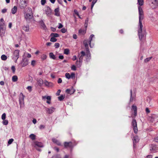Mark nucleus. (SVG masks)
I'll return each mask as SVG.
<instances>
[{"mask_svg": "<svg viewBox=\"0 0 158 158\" xmlns=\"http://www.w3.org/2000/svg\"><path fill=\"white\" fill-rule=\"evenodd\" d=\"M37 82L38 84L40 86H42L44 83L43 80L41 79H38L37 80Z\"/></svg>", "mask_w": 158, "mask_h": 158, "instance_id": "obj_22", "label": "nucleus"}, {"mask_svg": "<svg viewBox=\"0 0 158 158\" xmlns=\"http://www.w3.org/2000/svg\"><path fill=\"white\" fill-rule=\"evenodd\" d=\"M132 125L133 126L134 132L136 134L138 132V128L137 127V123L136 120L133 119L132 122Z\"/></svg>", "mask_w": 158, "mask_h": 158, "instance_id": "obj_10", "label": "nucleus"}, {"mask_svg": "<svg viewBox=\"0 0 158 158\" xmlns=\"http://www.w3.org/2000/svg\"><path fill=\"white\" fill-rule=\"evenodd\" d=\"M154 140L156 142H158V137H156L155 138H154Z\"/></svg>", "mask_w": 158, "mask_h": 158, "instance_id": "obj_64", "label": "nucleus"}, {"mask_svg": "<svg viewBox=\"0 0 158 158\" xmlns=\"http://www.w3.org/2000/svg\"><path fill=\"white\" fill-rule=\"evenodd\" d=\"M35 64V60H32L31 62V65L33 66H34Z\"/></svg>", "mask_w": 158, "mask_h": 158, "instance_id": "obj_54", "label": "nucleus"}, {"mask_svg": "<svg viewBox=\"0 0 158 158\" xmlns=\"http://www.w3.org/2000/svg\"><path fill=\"white\" fill-rule=\"evenodd\" d=\"M89 21V20L88 18H87L85 21V30H82V29H80V34H82V35L85 34L86 32V30L87 29V27L88 26V23Z\"/></svg>", "mask_w": 158, "mask_h": 158, "instance_id": "obj_9", "label": "nucleus"}, {"mask_svg": "<svg viewBox=\"0 0 158 158\" xmlns=\"http://www.w3.org/2000/svg\"><path fill=\"white\" fill-rule=\"evenodd\" d=\"M17 11V7L15 6L12 9L11 12L12 14H15Z\"/></svg>", "mask_w": 158, "mask_h": 158, "instance_id": "obj_27", "label": "nucleus"}, {"mask_svg": "<svg viewBox=\"0 0 158 158\" xmlns=\"http://www.w3.org/2000/svg\"><path fill=\"white\" fill-rule=\"evenodd\" d=\"M6 117V114L5 113H3L2 116V120H5Z\"/></svg>", "mask_w": 158, "mask_h": 158, "instance_id": "obj_47", "label": "nucleus"}, {"mask_svg": "<svg viewBox=\"0 0 158 158\" xmlns=\"http://www.w3.org/2000/svg\"><path fill=\"white\" fill-rule=\"evenodd\" d=\"M44 11L48 16H49L51 15L52 13V10L51 8L49 6H46Z\"/></svg>", "mask_w": 158, "mask_h": 158, "instance_id": "obj_11", "label": "nucleus"}, {"mask_svg": "<svg viewBox=\"0 0 158 158\" xmlns=\"http://www.w3.org/2000/svg\"><path fill=\"white\" fill-rule=\"evenodd\" d=\"M2 123L4 125H7L8 124V121L6 120H3L2 121Z\"/></svg>", "mask_w": 158, "mask_h": 158, "instance_id": "obj_42", "label": "nucleus"}, {"mask_svg": "<svg viewBox=\"0 0 158 158\" xmlns=\"http://www.w3.org/2000/svg\"><path fill=\"white\" fill-rule=\"evenodd\" d=\"M7 11V9H3L2 10V12L3 13H5Z\"/></svg>", "mask_w": 158, "mask_h": 158, "instance_id": "obj_59", "label": "nucleus"}, {"mask_svg": "<svg viewBox=\"0 0 158 158\" xmlns=\"http://www.w3.org/2000/svg\"><path fill=\"white\" fill-rule=\"evenodd\" d=\"M73 146V143L71 142H65L64 143V146L65 148H71Z\"/></svg>", "mask_w": 158, "mask_h": 158, "instance_id": "obj_19", "label": "nucleus"}, {"mask_svg": "<svg viewBox=\"0 0 158 158\" xmlns=\"http://www.w3.org/2000/svg\"><path fill=\"white\" fill-rule=\"evenodd\" d=\"M65 77L68 79L70 78V76L69 73H66L65 74Z\"/></svg>", "mask_w": 158, "mask_h": 158, "instance_id": "obj_39", "label": "nucleus"}, {"mask_svg": "<svg viewBox=\"0 0 158 158\" xmlns=\"http://www.w3.org/2000/svg\"><path fill=\"white\" fill-rule=\"evenodd\" d=\"M29 60L24 56H23L22 59L20 62V64L22 67H24L27 65L28 64Z\"/></svg>", "mask_w": 158, "mask_h": 158, "instance_id": "obj_5", "label": "nucleus"}, {"mask_svg": "<svg viewBox=\"0 0 158 158\" xmlns=\"http://www.w3.org/2000/svg\"><path fill=\"white\" fill-rule=\"evenodd\" d=\"M6 28H0V36L2 38L4 36Z\"/></svg>", "mask_w": 158, "mask_h": 158, "instance_id": "obj_18", "label": "nucleus"}, {"mask_svg": "<svg viewBox=\"0 0 158 158\" xmlns=\"http://www.w3.org/2000/svg\"><path fill=\"white\" fill-rule=\"evenodd\" d=\"M55 108L52 107L50 108H45V110L49 114L52 113L55 111Z\"/></svg>", "mask_w": 158, "mask_h": 158, "instance_id": "obj_15", "label": "nucleus"}, {"mask_svg": "<svg viewBox=\"0 0 158 158\" xmlns=\"http://www.w3.org/2000/svg\"><path fill=\"white\" fill-rule=\"evenodd\" d=\"M32 86H28V87H27V89H28V91L29 92H31L32 91Z\"/></svg>", "mask_w": 158, "mask_h": 158, "instance_id": "obj_49", "label": "nucleus"}, {"mask_svg": "<svg viewBox=\"0 0 158 158\" xmlns=\"http://www.w3.org/2000/svg\"><path fill=\"white\" fill-rule=\"evenodd\" d=\"M65 98V95H61L60 96L58 97L59 101H61L63 100Z\"/></svg>", "mask_w": 158, "mask_h": 158, "instance_id": "obj_36", "label": "nucleus"}, {"mask_svg": "<svg viewBox=\"0 0 158 158\" xmlns=\"http://www.w3.org/2000/svg\"><path fill=\"white\" fill-rule=\"evenodd\" d=\"M62 82V80L61 78H59L58 79L57 82L58 83H60Z\"/></svg>", "mask_w": 158, "mask_h": 158, "instance_id": "obj_60", "label": "nucleus"}, {"mask_svg": "<svg viewBox=\"0 0 158 158\" xmlns=\"http://www.w3.org/2000/svg\"><path fill=\"white\" fill-rule=\"evenodd\" d=\"M138 4L139 6H138L139 15V23L138 25V35L139 38L140 40H145L146 36L145 30L143 28V26L142 23V20L143 19L144 15L143 10L140 6L143 4V0H137Z\"/></svg>", "mask_w": 158, "mask_h": 158, "instance_id": "obj_1", "label": "nucleus"}, {"mask_svg": "<svg viewBox=\"0 0 158 158\" xmlns=\"http://www.w3.org/2000/svg\"><path fill=\"white\" fill-rule=\"evenodd\" d=\"M51 36L53 37H57L59 36V35L57 33H52L50 35Z\"/></svg>", "mask_w": 158, "mask_h": 158, "instance_id": "obj_32", "label": "nucleus"}, {"mask_svg": "<svg viewBox=\"0 0 158 158\" xmlns=\"http://www.w3.org/2000/svg\"><path fill=\"white\" fill-rule=\"evenodd\" d=\"M50 41L52 42H55L57 41V39L54 37H52L50 40Z\"/></svg>", "mask_w": 158, "mask_h": 158, "instance_id": "obj_40", "label": "nucleus"}, {"mask_svg": "<svg viewBox=\"0 0 158 158\" xmlns=\"http://www.w3.org/2000/svg\"><path fill=\"white\" fill-rule=\"evenodd\" d=\"M66 92L69 94H71L74 92V90L72 89H67L66 90Z\"/></svg>", "mask_w": 158, "mask_h": 158, "instance_id": "obj_26", "label": "nucleus"}, {"mask_svg": "<svg viewBox=\"0 0 158 158\" xmlns=\"http://www.w3.org/2000/svg\"><path fill=\"white\" fill-rule=\"evenodd\" d=\"M152 57H148L145 59L144 61L145 62L147 63L152 58Z\"/></svg>", "mask_w": 158, "mask_h": 158, "instance_id": "obj_46", "label": "nucleus"}, {"mask_svg": "<svg viewBox=\"0 0 158 158\" xmlns=\"http://www.w3.org/2000/svg\"><path fill=\"white\" fill-rule=\"evenodd\" d=\"M60 46V44L58 43H56L55 45V47L56 48H58Z\"/></svg>", "mask_w": 158, "mask_h": 158, "instance_id": "obj_53", "label": "nucleus"}, {"mask_svg": "<svg viewBox=\"0 0 158 158\" xmlns=\"http://www.w3.org/2000/svg\"><path fill=\"white\" fill-rule=\"evenodd\" d=\"M132 109L134 111V113L135 116H136L137 115V107L136 106L133 105L132 106Z\"/></svg>", "mask_w": 158, "mask_h": 158, "instance_id": "obj_30", "label": "nucleus"}, {"mask_svg": "<svg viewBox=\"0 0 158 158\" xmlns=\"http://www.w3.org/2000/svg\"><path fill=\"white\" fill-rule=\"evenodd\" d=\"M94 35L93 34L91 35L89 39V40H85L83 41V44L85 47L84 51H82L81 52V56H80V60L83 58V56H86V59L87 61L89 60L90 59L91 54L89 48L88 44L89 45V46L91 48H93L94 46V44H91V42L93 38L94 37Z\"/></svg>", "mask_w": 158, "mask_h": 158, "instance_id": "obj_2", "label": "nucleus"}, {"mask_svg": "<svg viewBox=\"0 0 158 158\" xmlns=\"http://www.w3.org/2000/svg\"><path fill=\"white\" fill-rule=\"evenodd\" d=\"M63 27V26L61 23H59V26L58 27V28H59V29Z\"/></svg>", "mask_w": 158, "mask_h": 158, "instance_id": "obj_57", "label": "nucleus"}, {"mask_svg": "<svg viewBox=\"0 0 158 158\" xmlns=\"http://www.w3.org/2000/svg\"><path fill=\"white\" fill-rule=\"evenodd\" d=\"M55 15L57 16H60V13L59 12V9L57 8L54 10Z\"/></svg>", "mask_w": 158, "mask_h": 158, "instance_id": "obj_23", "label": "nucleus"}, {"mask_svg": "<svg viewBox=\"0 0 158 158\" xmlns=\"http://www.w3.org/2000/svg\"><path fill=\"white\" fill-rule=\"evenodd\" d=\"M66 29L64 28H62L61 30V31L62 33H65L66 32Z\"/></svg>", "mask_w": 158, "mask_h": 158, "instance_id": "obj_55", "label": "nucleus"}, {"mask_svg": "<svg viewBox=\"0 0 158 158\" xmlns=\"http://www.w3.org/2000/svg\"><path fill=\"white\" fill-rule=\"evenodd\" d=\"M51 158H61V157L60 155H56L53 156Z\"/></svg>", "mask_w": 158, "mask_h": 158, "instance_id": "obj_41", "label": "nucleus"}, {"mask_svg": "<svg viewBox=\"0 0 158 158\" xmlns=\"http://www.w3.org/2000/svg\"><path fill=\"white\" fill-rule=\"evenodd\" d=\"M30 138L32 140H35V135L34 134H31L29 136Z\"/></svg>", "mask_w": 158, "mask_h": 158, "instance_id": "obj_34", "label": "nucleus"}, {"mask_svg": "<svg viewBox=\"0 0 158 158\" xmlns=\"http://www.w3.org/2000/svg\"><path fill=\"white\" fill-rule=\"evenodd\" d=\"M132 137L134 138V139H133V146L134 147L135 143H138L139 141V139L138 136H132Z\"/></svg>", "mask_w": 158, "mask_h": 158, "instance_id": "obj_20", "label": "nucleus"}, {"mask_svg": "<svg viewBox=\"0 0 158 158\" xmlns=\"http://www.w3.org/2000/svg\"><path fill=\"white\" fill-rule=\"evenodd\" d=\"M69 51L68 49H65L64 50V53L66 55H68L69 53Z\"/></svg>", "mask_w": 158, "mask_h": 158, "instance_id": "obj_38", "label": "nucleus"}, {"mask_svg": "<svg viewBox=\"0 0 158 158\" xmlns=\"http://www.w3.org/2000/svg\"><path fill=\"white\" fill-rule=\"evenodd\" d=\"M27 5V1L24 0H20L19 2V6L20 8L23 9L25 8Z\"/></svg>", "mask_w": 158, "mask_h": 158, "instance_id": "obj_8", "label": "nucleus"}, {"mask_svg": "<svg viewBox=\"0 0 158 158\" xmlns=\"http://www.w3.org/2000/svg\"><path fill=\"white\" fill-rule=\"evenodd\" d=\"M51 30L53 32H54L56 31V29L53 27H51Z\"/></svg>", "mask_w": 158, "mask_h": 158, "instance_id": "obj_63", "label": "nucleus"}, {"mask_svg": "<svg viewBox=\"0 0 158 158\" xmlns=\"http://www.w3.org/2000/svg\"><path fill=\"white\" fill-rule=\"evenodd\" d=\"M24 17L27 22L29 21L31 19H32L33 15L32 9L31 8L29 7L27 8V12L24 13Z\"/></svg>", "mask_w": 158, "mask_h": 158, "instance_id": "obj_3", "label": "nucleus"}, {"mask_svg": "<svg viewBox=\"0 0 158 158\" xmlns=\"http://www.w3.org/2000/svg\"><path fill=\"white\" fill-rule=\"evenodd\" d=\"M145 110L147 113H149L150 112V111L148 108H146Z\"/></svg>", "mask_w": 158, "mask_h": 158, "instance_id": "obj_61", "label": "nucleus"}, {"mask_svg": "<svg viewBox=\"0 0 158 158\" xmlns=\"http://www.w3.org/2000/svg\"><path fill=\"white\" fill-rule=\"evenodd\" d=\"M130 93H131V98H130V101L131 102H132L133 100L135 98V95L132 94V90H131Z\"/></svg>", "mask_w": 158, "mask_h": 158, "instance_id": "obj_28", "label": "nucleus"}, {"mask_svg": "<svg viewBox=\"0 0 158 158\" xmlns=\"http://www.w3.org/2000/svg\"><path fill=\"white\" fill-rule=\"evenodd\" d=\"M44 83L46 86L49 87H52L54 85L52 83L50 82H48L46 80H45L44 81Z\"/></svg>", "mask_w": 158, "mask_h": 158, "instance_id": "obj_17", "label": "nucleus"}, {"mask_svg": "<svg viewBox=\"0 0 158 158\" xmlns=\"http://www.w3.org/2000/svg\"><path fill=\"white\" fill-rule=\"evenodd\" d=\"M71 69L75 71L76 69V68L75 65H73L71 67Z\"/></svg>", "mask_w": 158, "mask_h": 158, "instance_id": "obj_48", "label": "nucleus"}, {"mask_svg": "<svg viewBox=\"0 0 158 158\" xmlns=\"http://www.w3.org/2000/svg\"><path fill=\"white\" fill-rule=\"evenodd\" d=\"M97 1V0H93V1L92 2V4L91 6V10L92 9L94 6L96 2Z\"/></svg>", "mask_w": 158, "mask_h": 158, "instance_id": "obj_37", "label": "nucleus"}, {"mask_svg": "<svg viewBox=\"0 0 158 158\" xmlns=\"http://www.w3.org/2000/svg\"><path fill=\"white\" fill-rule=\"evenodd\" d=\"M17 80L18 77L16 76L15 75L13 76L12 77V81H13L16 82L17 81Z\"/></svg>", "mask_w": 158, "mask_h": 158, "instance_id": "obj_35", "label": "nucleus"}, {"mask_svg": "<svg viewBox=\"0 0 158 158\" xmlns=\"http://www.w3.org/2000/svg\"><path fill=\"white\" fill-rule=\"evenodd\" d=\"M14 141V139H9L8 142V144H10L12 143Z\"/></svg>", "mask_w": 158, "mask_h": 158, "instance_id": "obj_44", "label": "nucleus"}, {"mask_svg": "<svg viewBox=\"0 0 158 158\" xmlns=\"http://www.w3.org/2000/svg\"><path fill=\"white\" fill-rule=\"evenodd\" d=\"M34 147L38 151H40V150L37 148V147L41 148L43 147V143L40 142H34Z\"/></svg>", "mask_w": 158, "mask_h": 158, "instance_id": "obj_14", "label": "nucleus"}, {"mask_svg": "<svg viewBox=\"0 0 158 158\" xmlns=\"http://www.w3.org/2000/svg\"><path fill=\"white\" fill-rule=\"evenodd\" d=\"M19 50H15L12 52V54L11 58L15 63H16L17 60L19 58Z\"/></svg>", "mask_w": 158, "mask_h": 158, "instance_id": "obj_4", "label": "nucleus"}, {"mask_svg": "<svg viewBox=\"0 0 158 158\" xmlns=\"http://www.w3.org/2000/svg\"><path fill=\"white\" fill-rule=\"evenodd\" d=\"M52 140L53 143H56L57 145L59 146H60L61 145V143L59 141L57 140V139L53 138L52 139Z\"/></svg>", "mask_w": 158, "mask_h": 158, "instance_id": "obj_21", "label": "nucleus"}, {"mask_svg": "<svg viewBox=\"0 0 158 158\" xmlns=\"http://www.w3.org/2000/svg\"><path fill=\"white\" fill-rule=\"evenodd\" d=\"M45 126L43 125H41L39 126V128L40 129H43L45 128Z\"/></svg>", "mask_w": 158, "mask_h": 158, "instance_id": "obj_52", "label": "nucleus"}, {"mask_svg": "<svg viewBox=\"0 0 158 158\" xmlns=\"http://www.w3.org/2000/svg\"><path fill=\"white\" fill-rule=\"evenodd\" d=\"M23 29L25 32H28L29 31V27L28 25H24L23 27Z\"/></svg>", "mask_w": 158, "mask_h": 158, "instance_id": "obj_24", "label": "nucleus"}, {"mask_svg": "<svg viewBox=\"0 0 158 158\" xmlns=\"http://www.w3.org/2000/svg\"><path fill=\"white\" fill-rule=\"evenodd\" d=\"M26 54H27V56L28 57L30 58L31 57V55L30 53H26Z\"/></svg>", "mask_w": 158, "mask_h": 158, "instance_id": "obj_62", "label": "nucleus"}, {"mask_svg": "<svg viewBox=\"0 0 158 158\" xmlns=\"http://www.w3.org/2000/svg\"><path fill=\"white\" fill-rule=\"evenodd\" d=\"M61 92V91H60V89H59L57 93H56V95H57V96H58L60 94V93Z\"/></svg>", "mask_w": 158, "mask_h": 158, "instance_id": "obj_58", "label": "nucleus"}, {"mask_svg": "<svg viewBox=\"0 0 158 158\" xmlns=\"http://www.w3.org/2000/svg\"><path fill=\"white\" fill-rule=\"evenodd\" d=\"M158 118V115L155 114H153L150 116L148 117V119L150 121L152 122L156 119Z\"/></svg>", "mask_w": 158, "mask_h": 158, "instance_id": "obj_13", "label": "nucleus"}, {"mask_svg": "<svg viewBox=\"0 0 158 158\" xmlns=\"http://www.w3.org/2000/svg\"><path fill=\"white\" fill-rule=\"evenodd\" d=\"M46 3V0H41V3L42 5H44Z\"/></svg>", "mask_w": 158, "mask_h": 158, "instance_id": "obj_51", "label": "nucleus"}, {"mask_svg": "<svg viewBox=\"0 0 158 158\" xmlns=\"http://www.w3.org/2000/svg\"><path fill=\"white\" fill-rule=\"evenodd\" d=\"M42 98L43 99H44L46 98L47 100L51 101V97L50 96H42Z\"/></svg>", "mask_w": 158, "mask_h": 158, "instance_id": "obj_31", "label": "nucleus"}, {"mask_svg": "<svg viewBox=\"0 0 158 158\" xmlns=\"http://www.w3.org/2000/svg\"><path fill=\"white\" fill-rule=\"evenodd\" d=\"M40 23L42 28L45 29L46 28V26L43 20L40 21Z\"/></svg>", "mask_w": 158, "mask_h": 158, "instance_id": "obj_25", "label": "nucleus"}, {"mask_svg": "<svg viewBox=\"0 0 158 158\" xmlns=\"http://www.w3.org/2000/svg\"><path fill=\"white\" fill-rule=\"evenodd\" d=\"M1 59L3 60H6L7 59V56L4 54L2 55L1 56Z\"/></svg>", "mask_w": 158, "mask_h": 158, "instance_id": "obj_33", "label": "nucleus"}, {"mask_svg": "<svg viewBox=\"0 0 158 158\" xmlns=\"http://www.w3.org/2000/svg\"><path fill=\"white\" fill-rule=\"evenodd\" d=\"M49 56H50V57L51 58H52L54 60H56V57L54 55L53 53L52 52H51L49 53Z\"/></svg>", "mask_w": 158, "mask_h": 158, "instance_id": "obj_29", "label": "nucleus"}, {"mask_svg": "<svg viewBox=\"0 0 158 158\" xmlns=\"http://www.w3.org/2000/svg\"><path fill=\"white\" fill-rule=\"evenodd\" d=\"M47 57V56L45 54H43L41 58L43 60H44L46 59Z\"/></svg>", "mask_w": 158, "mask_h": 158, "instance_id": "obj_43", "label": "nucleus"}, {"mask_svg": "<svg viewBox=\"0 0 158 158\" xmlns=\"http://www.w3.org/2000/svg\"><path fill=\"white\" fill-rule=\"evenodd\" d=\"M25 96L22 93H20L19 97V101L20 107H23L24 105V98Z\"/></svg>", "mask_w": 158, "mask_h": 158, "instance_id": "obj_6", "label": "nucleus"}, {"mask_svg": "<svg viewBox=\"0 0 158 158\" xmlns=\"http://www.w3.org/2000/svg\"><path fill=\"white\" fill-rule=\"evenodd\" d=\"M150 5L153 9L156 8L158 6V0H149Z\"/></svg>", "mask_w": 158, "mask_h": 158, "instance_id": "obj_7", "label": "nucleus"}, {"mask_svg": "<svg viewBox=\"0 0 158 158\" xmlns=\"http://www.w3.org/2000/svg\"><path fill=\"white\" fill-rule=\"evenodd\" d=\"M150 148V151L152 152H156L158 151V147L156 145L152 144Z\"/></svg>", "mask_w": 158, "mask_h": 158, "instance_id": "obj_12", "label": "nucleus"}, {"mask_svg": "<svg viewBox=\"0 0 158 158\" xmlns=\"http://www.w3.org/2000/svg\"><path fill=\"white\" fill-rule=\"evenodd\" d=\"M70 76V78H73L75 77V74L74 73H71Z\"/></svg>", "mask_w": 158, "mask_h": 158, "instance_id": "obj_50", "label": "nucleus"}, {"mask_svg": "<svg viewBox=\"0 0 158 158\" xmlns=\"http://www.w3.org/2000/svg\"><path fill=\"white\" fill-rule=\"evenodd\" d=\"M0 28H6L5 21L3 18L0 19Z\"/></svg>", "mask_w": 158, "mask_h": 158, "instance_id": "obj_16", "label": "nucleus"}, {"mask_svg": "<svg viewBox=\"0 0 158 158\" xmlns=\"http://www.w3.org/2000/svg\"><path fill=\"white\" fill-rule=\"evenodd\" d=\"M74 16H75V15H77V16L79 17V13L77 10H74Z\"/></svg>", "mask_w": 158, "mask_h": 158, "instance_id": "obj_45", "label": "nucleus"}, {"mask_svg": "<svg viewBox=\"0 0 158 158\" xmlns=\"http://www.w3.org/2000/svg\"><path fill=\"white\" fill-rule=\"evenodd\" d=\"M11 69L13 71V72L14 73L15 70V67L14 66H12L11 67Z\"/></svg>", "mask_w": 158, "mask_h": 158, "instance_id": "obj_56", "label": "nucleus"}]
</instances>
